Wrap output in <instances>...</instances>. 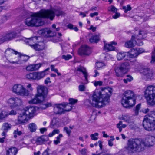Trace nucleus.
<instances>
[{
    "mask_svg": "<svg viewBox=\"0 0 155 155\" xmlns=\"http://www.w3.org/2000/svg\"><path fill=\"white\" fill-rule=\"evenodd\" d=\"M112 91V89L108 87L96 89L92 96V101L87 100L84 102V104L88 106H92L96 108H101L109 102Z\"/></svg>",
    "mask_w": 155,
    "mask_h": 155,
    "instance_id": "1",
    "label": "nucleus"
},
{
    "mask_svg": "<svg viewBox=\"0 0 155 155\" xmlns=\"http://www.w3.org/2000/svg\"><path fill=\"white\" fill-rule=\"evenodd\" d=\"M155 143V137L147 136L145 140L138 138H130L128 140L126 150L131 153L140 152L143 149L144 146H153Z\"/></svg>",
    "mask_w": 155,
    "mask_h": 155,
    "instance_id": "2",
    "label": "nucleus"
},
{
    "mask_svg": "<svg viewBox=\"0 0 155 155\" xmlns=\"http://www.w3.org/2000/svg\"><path fill=\"white\" fill-rule=\"evenodd\" d=\"M46 12H42V10L37 13H34L31 15V17L28 18L25 21V24L28 26H39L42 25L44 22L42 18H45L44 15Z\"/></svg>",
    "mask_w": 155,
    "mask_h": 155,
    "instance_id": "3",
    "label": "nucleus"
},
{
    "mask_svg": "<svg viewBox=\"0 0 155 155\" xmlns=\"http://www.w3.org/2000/svg\"><path fill=\"white\" fill-rule=\"evenodd\" d=\"M37 107H27L21 111L18 117V121L19 124L26 122L28 118L32 117L35 115Z\"/></svg>",
    "mask_w": 155,
    "mask_h": 155,
    "instance_id": "4",
    "label": "nucleus"
},
{
    "mask_svg": "<svg viewBox=\"0 0 155 155\" xmlns=\"http://www.w3.org/2000/svg\"><path fill=\"white\" fill-rule=\"evenodd\" d=\"M143 125L145 130L148 131L155 129V112L151 111L145 117Z\"/></svg>",
    "mask_w": 155,
    "mask_h": 155,
    "instance_id": "5",
    "label": "nucleus"
},
{
    "mask_svg": "<svg viewBox=\"0 0 155 155\" xmlns=\"http://www.w3.org/2000/svg\"><path fill=\"white\" fill-rule=\"evenodd\" d=\"M135 96L134 93L131 90L124 92L122 101V104L124 107H132L135 104Z\"/></svg>",
    "mask_w": 155,
    "mask_h": 155,
    "instance_id": "6",
    "label": "nucleus"
},
{
    "mask_svg": "<svg viewBox=\"0 0 155 155\" xmlns=\"http://www.w3.org/2000/svg\"><path fill=\"white\" fill-rule=\"evenodd\" d=\"M145 97L148 103L150 105L155 104V85H150L145 91Z\"/></svg>",
    "mask_w": 155,
    "mask_h": 155,
    "instance_id": "7",
    "label": "nucleus"
},
{
    "mask_svg": "<svg viewBox=\"0 0 155 155\" xmlns=\"http://www.w3.org/2000/svg\"><path fill=\"white\" fill-rule=\"evenodd\" d=\"M146 37V32L144 31H140L139 32L138 36V38L137 41L134 40V37H132L131 39L129 41H126L125 43V47L127 48H131L135 46L136 44L141 46L143 45V43L139 40L144 39Z\"/></svg>",
    "mask_w": 155,
    "mask_h": 155,
    "instance_id": "8",
    "label": "nucleus"
},
{
    "mask_svg": "<svg viewBox=\"0 0 155 155\" xmlns=\"http://www.w3.org/2000/svg\"><path fill=\"white\" fill-rule=\"evenodd\" d=\"M49 69V68H47L41 72H35L29 73L27 74L26 77L28 79L31 80H38L43 78L45 75L47 74L46 73Z\"/></svg>",
    "mask_w": 155,
    "mask_h": 155,
    "instance_id": "9",
    "label": "nucleus"
},
{
    "mask_svg": "<svg viewBox=\"0 0 155 155\" xmlns=\"http://www.w3.org/2000/svg\"><path fill=\"white\" fill-rule=\"evenodd\" d=\"M12 92L18 95L28 96L29 91L21 84H15L13 86Z\"/></svg>",
    "mask_w": 155,
    "mask_h": 155,
    "instance_id": "10",
    "label": "nucleus"
},
{
    "mask_svg": "<svg viewBox=\"0 0 155 155\" xmlns=\"http://www.w3.org/2000/svg\"><path fill=\"white\" fill-rule=\"evenodd\" d=\"M18 53L17 51L9 48L7 49L5 52V56L10 63H12L11 61H15L18 60Z\"/></svg>",
    "mask_w": 155,
    "mask_h": 155,
    "instance_id": "11",
    "label": "nucleus"
},
{
    "mask_svg": "<svg viewBox=\"0 0 155 155\" xmlns=\"http://www.w3.org/2000/svg\"><path fill=\"white\" fill-rule=\"evenodd\" d=\"M42 12H46V13L44 15L45 18H49L51 20L53 19L55 15L57 16L62 15L64 12L59 9H54L53 10H42Z\"/></svg>",
    "mask_w": 155,
    "mask_h": 155,
    "instance_id": "12",
    "label": "nucleus"
},
{
    "mask_svg": "<svg viewBox=\"0 0 155 155\" xmlns=\"http://www.w3.org/2000/svg\"><path fill=\"white\" fill-rule=\"evenodd\" d=\"M6 103L12 108H16L22 104V101L21 99L18 97H12L7 100Z\"/></svg>",
    "mask_w": 155,
    "mask_h": 155,
    "instance_id": "13",
    "label": "nucleus"
},
{
    "mask_svg": "<svg viewBox=\"0 0 155 155\" xmlns=\"http://www.w3.org/2000/svg\"><path fill=\"white\" fill-rule=\"evenodd\" d=\"M16 33L14 31H8L4 33L0 37V44L5 41H8L12 40L16 36Z\"/></svg>",
    "mask_w": 155,
    "mask_h": 155,
    "instance_id": "14",
    "label": "nucleus"
},
{
    "mask_svg": "<svg viewBox=\"0 0 155 155\" xmlns=\"http://www.w3.org/2000/svg\"><path fill=\"white\" fill-rule=\"evenodd\" d=\"M32 48L38 51L39 55L43 57L44 55L45 44L43 42H40L36 44L35 45H32Z\"/></svg>",
    "mask_w": 155,
    "mask_h": 155,
    "instance_id": "15",
    "label": "nucleus"
},
{
    "mask_svg": "<svg viewBox=\"0 0 155 155\" xmlns=\"http://www.w3.org/2000/svg\"><path fill=\"white\" fill-rule=\"evenodd\" d=\"M37 95L42 97L43 99L44 100L47 93V89L44 86L42 85H38L37 87Z\"/></svg>",
    "mask_w": 155,
    "mask_h": 155,
    "instance_id": "16",
    "label": "nucleus"
},
{
    "mask_svg": "<svg viewBox=\"0 0 155 155\" xmlns=\"http://www.w3.org/2000/svg\"><path fill=\"white\" fill-rule=\"evenodd\" d=\"M64 107L62 103L56 104L54 107V112L57 114L61 115L64 114L65 113Z\"/></svg>",
    "mask_w": 155,
    "mask_h": 155,
    "instance_id": "17",
    "label": "nucleus"
},
{
    "mask_svg": "<svg viewBox=\"0 0 155 155\" xmlns=\"http://www.w3.org/2000/svg\"><path fill=\"white\" fill-rule=\"evenodd\" d=\"M29 58L28 56H24L21 54V53H18V60H16L15 61H11L12 64H21L26 62Z\"/></svg>",
    "mask_w": 155,
    "mask_h": 155,
    "instance_id": "18",
    "label": "nucleus"
},
{
    "mask_svg": "<svg viewBox=\"0 0 155 155\" xmlns=\"http://www.w3.org/2000/svg\"><path fill=\"white\" fill-rule=\"evenodd\" d=\"M117 58L118 60H121L124 58L128 60L130 58H132L130 53V52H121L117 54Z\"/></svg>",
    "mask_w": 155,
    "mask_h": 155,
    "instance_id": "19",
    "label": "nucleus"
},
{
    "mask_svg": "<svg viewBox=\"0 0 155 155\" xmlns=\"http://www.w3.org/2000/svg\"><path fill=\"white\" fill-rule=\"evenodd\" d=\"M91 52V49L87 45L82 46L78 51V53L81 55H88Z\"/></svg>",
    "mask_w": 155,
    "mask_h": 155,
    "instance_id": "20",
    "label": "nucleus"
},
{
    "mask_svg": "<svg viewBox=\"0 0 155 155\" xmlns=\"http://www.w3.org/2000/svg\"><path fill=\"white\" fill-rule=\"evenodd\" d=\"M144 51V50L141 48H137L131 50L130 54L131 58L136 57L138 55Z\"/></svg>",
    "mask_w": 155,
    "mask_h": 155,
    "instance_id": "21",
    "label": "nucleus"
},
{
    "mask_svg": "<svg viewBox=\"0 0 155 155\" xmlns=\"http://www.w3.org/2000/svg\"><path fill=\"white\" fill-rule=\"evenodd\" d=\"M42 64L38 63L34 64H30L27 66L26 70L28 71H33L38 70L40 68Z\"/></svg>",
    "mask_w": 155,
    "mask_h": 155,
    "instance_id": "22",
    "label": "nucleus"
},
{
    "mask_svg": "<svg viewBox=\"0 0 155 155\" xmlns=\"http://www.w3.org/2000/svg\"><path fill=\"white\" fill-rule=\"evenodd\" d=\"M16 114L15 111L12 110L9 113L4 111L0 110V119H2L5 118L8 115H15Z\"/></svg>",
    "mask_w": 155,
    "mask_h": 155,
    "instance_id": "23",
    "label": "nucleus"
},
{
    "mask_svg": "<svg viewBox=\"0 0 155 155\" xmlns=\"http://www.w3.org/2000/svg\"><path fill=\"white\" fill-rule=\"evenodd\" d=\"M104 49L107 51H110L114 50L115 48L113 45H115L116 44V43L114 42H112L110 43L109 44L106 43L104 42Z\"/></svg>",
    "mask_w": 155,
    "mask_h": 155,
    "instance_id": "24",
    "label": "nucleus"
},
{
    "mask_svg": "<svg viewBox=\"0 0 155 155\" xmlns=\"http://www.w3.org/2000/svg\"><path fill=\"white\" fill-rule=\"evenodd\" d=\"M143 73L147 78L150 79L153 76V71L152 70L146 68L144 69Z\"/></svg>",
    "mask_w": 155,
    "mask_h": 155,
    "instance_id": "25",
    "label": "nucleus"
},
{
    "mask_svg": "<svg viewBox=\"0 0 155 155\" xmlns=\"http://www.w3.org/2000/svg\"><path fill=\"white\" fill-rule=\"evenodd\" d=\"M42 97H40V96L36 95L34 98H33L29 101V104H35L37 103H41L43 101Z\"/></svg>",
    "mask_w": 155,
    "mask_h": 155,
    "instance_id": "26",
    "label": "nucleus"
},
{
    "mask_svg": "<svg viewBox=\"0 0 155 155\" xmlns=\"http://www.w3.org/2000/svg\"><path fill=\"white\" fill-rule=\"evenodd\" d=\"M37 39L38 37L35 36L26 39L25 42L32 48V45H35L34 44L37 42Z\"/></svg>",
    "mask_w": 155,
    "mask_h": 155,
    "instance_id": "27",
    "label": "nucleus"
},
{
    "mask_svg": "<svg viewBox=\"0 0 155 155\" xmlns=\"http://www.w3.org/2000/svg\"><path fill=\"white\" fill-rule=\"evenodd\" d=\"M48 140V138L47 136H42L38 137L36 140V142L38 144L41 145L43 142L47 141Z\"/></svg>",
    "mask_w": 155,
    "mask_h": 155,
    "instance_id": "28",
    "label": "nucleus"
},
{
    "mask_svg": "<svg viewBox=\"0 0 155 155\" xmlns=\"http://www.w3.org/2000/svg\"><path fill=\"white\" fill-rule=\"evenodd\" d=\"M18 151V150L16 147H10L6 150V155H16Z\"/></svg>",
    "mask_w": 155,
    "mask_h": 155,
    "instance_id": "29",
    "label": "nucleus"
},
{
    "mask_svg": "<svg viewBox=\"0 0 155 155\" xmlns=\"http://www.w3.org/2000/svg\"><path fill=\"white\" fill-rule=\"evenodd\" d=\"M119 67L126 73L130 68L129 62L128 61L122 63Z\"/></svg>",
    "mask_w": 155,
    "mask_h": 155,
    "instance_id": "30",
    "label": "nucleus"
},
{
    "mask_svg": "<svg viewBox=\"0 0 155 155\" xmlns=\"http://www.w3.org/2000/svg\"><path fill=\"white\" fill-rule=\"evenodd\" d=\"M115 71L116 76L118 77H122L125 73L120 67L116 68L115 69Z\"/></svg>",
    "mask_w": 155,
    "mask_h": 155,
    "instance_id": "31",
    "label": "nucleus"
},
{
    "mask_svg": "<svg viewBox=\"0 0 155 155\" xmlns=\"http://www.w3.org/2000/svg\"><path fill=\"white\" fill-rule=\"evenodd\" d=\"M77 70L79 71L82 72L83 73L85 78V81H86L87 82L85 83H87V77L88 74L86 71L85 68L82 66H79L77 68Z\"/></svg>",
    "mask_w": 155,
    "mask_h": 155,
    "instance_id": "32",
    "label": "nucleus"
},
{
    "mask_svg": "<svg viewBox=\"0 0 155 155\" xmlns=\"http://www.w3.org/2000/svg\"><path fill=\"white\" fill-rule=\"evenodd\" d=\"M99 40V35H98L92 36L89 39V41L91 43H97Z\"/></svg>",
    "mask_w": 155,
    "mask_h": 155,
    "instance_id": "33",
    "label": "nucleus"
},
{
    "mask_svg": "<svg viewBox=\"0 0 155 155\" xmlns=\"http://www.w3.org/2000/svg\"><path fill=\"white\" fill-rule=\"evenodd\" d=\"M28 128L31 132H33L36 130L37 129V127L34 123H31L29 124Z\"/></svg>",
    "mask_w": 155,
    "mask_h": 155,
    "instance_id": "34",
    "label": "nucleus"
},
{
    "mask_svg": "<svg viewBox=\"0 0 155 155\" xmlns=\"http://www.w3.org/2000/svg\"><path fill=\"white\" fill-rule=\"evenodd\" d=\"M122 120L128 123L131 122V117L128 114L123 115L122 117Z\"/></svg>",
    "mask_w": 155,
    "mask_h": 155,
    "instance_id": "35",
    "label": "nucleus"
},
{
    "mask_svg": "<svg viewBox=\"0 0 155 155\" xmlns=\"http://www.w3.org/2000/svg\"><path fill=\"white\" fill-rule=\"evenodd\" d=\"M64 107V109L65 113L66 112H68L70 111L72 109V107L71 104H67L66 103H62Z\"/></svg>",
    "mask_w": 155,
    "mask_h": 155,
    "instance_id": "36",
    "label": "nucleus"
},
{
    "mask_svg": "<svg viewBox=\"0 0 155 155\" xmlns=\"http://www.w3.org/2000/svg\"><path fill=\"white\" fill-rule=\"evenodd\" d=\"M9 17L6 15H3L1 16L0 19V22L1 23H4L8 19Z\"/></svg>",
    "mask_w": 155,
    "mask_h": 155,
    "instance_id": "37",
    "label": "nucleus"
},
{
    "mask_svg": "<svg viewBox=\"0 0 155 155\" xmlns=\"http://www.w3.org/2000/svg\"><path fill=\"white\" fill-rule=\"evenodd\" d=\"M11 125L8 123H4L2 126V129L4 130L7 131L11 128Z\"/></svg>",
    "mask_w": 155,
    "mask_h": 155,
    "instance_id": "38",
    "label": "nucleus"
},
{
    "mask_svg": "<svg viewBox=\"0 0 155 155\" xmlns=\"http://www.w3.org/2000/svg\"><path fill=\"white\" fill-rule=\"evenodd\" d=\"M63 137V135L61 134H60L58 136L56 137V140L54 141V143L55 145H57L60 143L61 138Z\"/></svg>",
    "mask_w": 155,
    "mask_h": 155,
    "instance_id": "39",
    "label": "nucleus"
},
{
    "mask_svg": "<svg viewBox=\"0 0 155 155\" xmlns=\"http://www.w3.org/2000/svg\"><path fill=\"white\" fill-rule=\"evenodd\" d=\"M127 78L124 79L123 80V81L125 83L127 84L128 82H130L133 79V78L131 76L129 75H127L126 76Z\"/></svg>",
    "mask_w": 155,
    "mask_h": 155,
    "instance_id": "40",
    "label": "nucleus"
},
{
    "mask_svg": "<svg viewBox=\"0 0 155 155\" xmlns=\"http://www.w3.org/2000/svg\"><path fill=\"white\" fill-rule=\"evenodd\" d=\"M51 32L52 31L51 30L48 29H46L42 32V33L44 34L47 37H50L52 35H49V34H50Z\"/></svg>",
    "mask_w": 155,
    "mask_h": 155,
    "instance_id": "41",
    "label": "nucleus"
},
{
    "mask_svg": "<svg viewBox=\"0 0 155 155\" xmlns=\"http://www.w3.org/2000/svg\"><path fill=\"white\" fill-rule=\"evenodd\" d=\"M109 11L112 12L114 13H116L117 11V9L113 5H111L108 8Z\"/></svg>",
    "mask_w": 155,
    "mask_h": 155,
    "instance_id": "42",
    "label": "nucleus"
},
{
    "mask_svg": "<svg viewBox=\"0 0 155 155\" xmlns=\"http://www.w3.org/2000/svg\"><path fill=\"white\" fill-rule=\"evenodd\" d=\"M59 132L60 131L59 130L56 129H54L51 133L49 134V137H51L53 136L55 134L59 133Z\"/></svg>",
    "mask_w": 155,
    "mask_h": 155,
    "instance_id": "43",
    "label": "nucleus"
},
{
    "mask_svg": "<svg viewBox=\"0 0 155 155\" xmlns=\"http://www.w3.org/2000/svg\"><path fill=\"white\" fill-rule=\"evenodd\" d=\"M123 9L124 10V12L126 13L128 11H130L131 9V8L129 5H127V6H123Z\"/></svg>",
    "mask_w": 155,
    "mask_h": 155,
    "instance_id": "44",
    "label": "nucleus"
},
{
    "mask_svg": "<svg viewBox=\"0 0 155 155\" xmlns=\"http://www.w3.org/2000/svg\"><path fill=\"white\" fill-rule=\"evenodd\" d=\"M141 104H139L136 106V108L134 110L135 115H137L138 114L139 110L140 109Z\"/></svg>",
    "mask_w": 155,
    "mask_h": 155,
    "instance_id": "45",
    "label": "nucleus"
},
{
    "mask_svg": "<svg viewBox=\"0 0 155 155\" xmlns=\"http://www.w3.org/2000/svg\"><path fill=\"white\" fill-rule=\"evenodd\" d=\"M69 103L71 105H74L75 104V103H77L78 101V100L77 99H74L72 98H71L69 99Z\"/></svg>",
    "mask_w": 155,
    "mask_h": 155,
    "instance_id": "46",
    "label": "nucleus"
},
{
    "mask_svg": "<svg viewBox=\"0 0 155 155\" xmlns=\"http://www.w3.org/2000/svg\"><path fill=\"white\" fill-rule=\"evenodd\" d=\"M13 133L14 134V137L16 138L17 137V135L19 136L21 135L22 134V132L20 131H19L17 129L14 131Z\"/></svg>",
    "mask_w": 155,
    "mask_h": 155,
    "instance_id": "47",
    "label": "nucleus"
},
{
    "mask_svg": "<svg viewBox=\"0 0 155 155\" xmlns=\"http://www.w3.org/2000/svg\"><path fill=\"white\" fill-rule=\"evenodd\" d=\"M72 58V56L69 54L67 55H63L61 56V58L65 59V60H68L69 59H71Z\"/></svg>",
    "mask_w": 155,
    "mask_h": 155,
    "instance_id": "48",
    "label": "nucleus"
},
{
    "mask_svg": "<svg viewBox=\"0 0 155 155\" xmlns=\"http://www.w3.org/2000/svg\"><path fill=\"white\" fill-rule=\"evenodd\" d=\"M98 134L97 133H95L94 134H91L90 137L91 138V139L92 140H97L98 138L96 137H97L98 136Z\"/></svg>",
    "mask_w": 155,
    "mask_h": 155,
    "instance_id": "49",
    "label": "nucleus"
},
{
    "mask_svg": "<svg viewBox=\"0 0 155 155\" xmlns=\"http://www.w3.org/2000/svg\"><path fill=\"white\" fill-rule=\"evenodd\" d=\"M105 65L104 64L101 62H98L96 63V67L97 68V69H99L101 68H102L104 66H105Z\"/></svg>",
    "mask_w": 155,
    "mask_h": 155,
    "instance_id": "50",
    "label": "nucleus"
},
{
    "mask_svg": "<svg viewBox=\"0 0 155 155\" xmlns=\"http://www.w3.org/2000/svg\"><path fill=\"white\" fill-rule=\"evenodd\" d=\"M110 137L112 139L108 140V144L109 146L112 147L113 145L112 141L114 140V138L112 136H111Z\"/></svg>",
    "mask_w": 155,
    "mask_h": 155,
    "instance_id": "51",
    "label": "nucleus"
},
{
    "mask_svg": "<svg viewBox=\"0 0 155 155\" xmlns=\"http://www.w3.org/2000/svg\"><path fill=\"white\" fill-rule=\"evenodd\" d=\"M79 89L80 91H83L85 90V87L84 85H80L79 86Z\"/></svg>",
    "mask_w": 155,
    "mask_h": 155,
    "instance_id": "52",
    "label": "nucleus"
},
{
    "mask_svg": "<svg viewBox=\"0 0 155 155\" xmlns=\"http://www.w3.org/2000/svg\"><path fill=\"white\" fill-rule=\"evenodd\" d=\"M122 121H120L119 123L117 124V128L119 129V131L120 132H121L122 131V128L120 126V125H122Z\"/></svg>",
    "mask_w": 155,
    "mask_h": 155,
    "instance_id": "53",
    "label": "nucleus"
},
{
    "mask_svg": "<svg viewBox=\"0 0 155 155\" xmlns=\"http://www.w3.org/2000/svg\"><path fill=\"white\" fill-rule=\"evenodd\" d=\"M64 130L65 131L67 134L69 136L70 135L71 133V130L68 129L67 127H65L64 128Z\"/></svg>",
    "mask_w": 155,
    "mask_h": 155,
    "instance_id": "54",
    "label": "nucleus"
},
{
    "mask_svg": "<svg viewBox=\"0 0 155 155\" xmlns=\"http://www.w3.org/2000/svg\"><path fill=\"white\" fill-rule=\"evenodd\" d=\"M58 122V121L56 118H54L51 121V124L53 125H55Z\"/></svg>",
    "mask_w": 155,
    "mask_h": 155,
    "instance_id": "55",
    "label": "nucleus"
},
{
    "mask_svg": "<svg viewBox=\"0 0 155 155\" xmlns=\"http://www.w3.org/2000/svg\"><path fill=\"white\" fill-rule=\"evenodd\" d=\"M120 13H117L116 12V13H115V14L114 15H113L112 16V17L113 18L116 19L118 18V17H119L120 16Z\"/></svg>",
    "mask_w": 155,
    "mask_h": 155,
    "instance_id": "56",
    "label": "nucleus"
},
{
    "mask_svg": "<svg viewBox=\"0 0 155 155\" xmlns=\"http://www.w3.org/2000/svg\"><path fill=\"white\" fill-rule=\"evenodd\" d=\"M102 82L101 81H95L94 83V85L96 86H98V85L101 86L102 85Z\"/></svg>",
    "mask_w": 155,
    "mask_h": 155,
    "instance_id": "57",
    "label": "nucleus"
},
{
    "mask_svg": "<svg viewBox=\"0 0 155 155\" xmlns=\"http://www.w3.org/2000/svg\"><path fill=\"white\" fill-rule=\"evenodd\" d=\"M51 71H54V72H57L58 71V69L55 68V66L54 65H51Z\"/></svg>",
    "mask_w": 155,
    "mask_h": 155,
    "instance_id": "58",
    "label": "nucleus"
},
{
    "mask_svg": "<svg viewBox=\"0 0 155 155\" xmlns=\"http://www.w3.org/2000/svg\"><path fill=\"white\" fill-rule=\"evenodd\" d=\"M98 13L97 12H95L94 13H91L90 14V16L91 17H93L95 16H97Z\"/></svg>",
    "mask_w": 155,
    "mask_h": 155,
    "instance_id": "59",
    "label": "nucleus"
},
{
    "mask_svg": "<svg viewBox=\"0 0 155 155\" xmlns=\"http://www.w3.org/2000/svg\"><path fill=\"white\" fill-rule=\"evenodd\" d=\"M51 83V81H50V79L49 78H46L45 81V83L46 84H48L50 83Z\"/></svg>",
    "mask_w": 155,
    "mask_h": 155,
    "instance_id": "60",
    "label": "nucleus"
},
{
    "mask_svg": "<svg viewBox=\"0 0 155 155\" xmlns=\"http://www.w3.org/2000/svg\"><path fill=\"white\" fill-rule=\"evenodd\" d=\"M40 130L41 134H43L44 132L47 130V129L46 128H42L40 129Z\"/></svg>",
    "mask_w": 155,
    "mask_h": 155,
    "instance_id": "61",
    "label": "nucleus"
},
{
    "mask_svg": "<svg viewBox=\"0 0 155 155\" xmlns=\"http://www.w3.org/2000/svg\"><path fill=\"white\" fill-rule=\"evenodd\" d=\"M52 28L54 29H55V30L57 31H58L60 30V28L58 27L56 28V25L54 24H53L52 25Z\"/></svg>",
    "mask_w": 155,
    "mask_h": 155,
    "instance_id": "62",
    "label": "nucleus"
},
{
    "mask_svg": "<svg viewBox=\"0 0 155 155\" xmlns=\"http://www.w3.org/2000/svg\"><path fill=\"white\" fill-rule=\"evenodd\" d=\"M67 26L70 29H72L73 28L74 25L71 24H69L67 25Z\"/></svg>",
    "mask_w": 155,
    "mask_h": 155,
    "instance_id": "63",
    "label": "nucleus"
},
{
    "mask_svg": "<svg viewBox=\"0 0 155 155\" xmlns=\"http://www.w3.org/2000/svg\"><path fill=\"white\" fill-rule=\"evenodd\" d=\"M42 155H49L48 150V149H46L43 152Z\"/></svg>",
    "mask_w": 155,
    "mask_h": 155,
    "instance_id": "64",
    "label": "nucleus"
}]
</instances>
